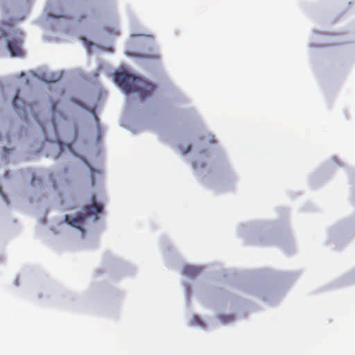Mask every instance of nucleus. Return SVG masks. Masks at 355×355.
<instances>
[{
  "label": "nucleus",
  "mask_w": 355,
  "mask_h": 355,
  "mask_svg": "<svg viewBox=\"0 0 355 355\" xmlns=\"http://www.w3.org/2000/svg\"><path fill=\"white\" fill-rule=\"evenodd\" d=\"M114 81L126 94L137 93L141 101L150 98L156 92L157 85L152 83L129 74L125 71L114 73Z\"/></svg>",
  "instance_id": "f257e3e1"
},
{
  "label": "nucleus",
  "mask_w": 355,
  "mask_h": 355,
  "mask_svg": "<svg viewBox=\"0 0 355 355\" xmlns=\"http://www.w3.org/2000/svg\"><path fill=\"white\" fill-rule=\"evenodd\" d=\"M103 205L96 201L95 195L91 198V204L85 205L83 208V212L78 213L75 217L71 218L69 215L65 216V222L71 226L83 231L81 225L84 223L86 218L92 217L94 221L99 219L98 214L102 212Z\"/></svg>",
  "instance_id": "f03ea898"
},
{
  "label": "nucleus",
  "mask_w": 355,
  "mask_h": 355,
  "mask_svg": "<svg viewBox=\"0 0 355 355\" xmlns=\"http://www.w3.org/2000/svg\"><path fill=\"white\" fill-rule=\"evenodd\" d=\"M12 22V21H10V23L1 26V28H0V38L1 37L8 38L7 40V46L12 55H21L23 54L21 44L24 34L20 30L15 28Z\"/></svg>",
  "instance_id": "7ed1b4c3"
},
{
  "label": "nucleus",
  "mask_w": 355,
  "mask_h": 355,
  "mask_svg": "<svg viewBox=\"0 0 355 355\" xmlns=\"http://www.w3.org/2000/svg\"><path fill=\"white\" fill-rule=\"evenodd\" d=\"M201 268L193 266H185L182 268V274L187 277H195L200 272Z\"/></svg>",
  "instance_id": "20e7f679"
},
{
  "label": "nucleus",
  "mask_w": 355,
  "mask_h": 355,
  "mask_svg": "<svg viewBox=\"0 0 355 355\" xmlns=\"http://www.w3.org/2000/svg\"><path fill=\"white\" fill-rule=\"evenodd\" d=\"M12 105L16 110L24 109L26 106L25 102L19 98V92L17 91L12 101Z\"/></svg>",
  "instance_id": "39448f33"
},
{
  "label": "nucleus",
  "mask_w": 355,
  "mask_h": 355,
  "mask_svg": "<svg viewBox=\"0 0 355 355\" xmlns=\"http://www.w3.org/2000/svg\"><path fill=\"white\" fill-rule=\"evenodd\" d=\"M49 17H52V18H60V17H62L63 16L62 15H53V14H49Z\"/></svg>",
  "instance_id": "423d86ee"
},
{
  "label": "nucleus",
  "mask_w": 355,
  "mask_h": 355,
  "mask_svg": "<svg viewBox=\"0 0 355 355\" xmlns=\"http://www.w3.org/2000/svg\"><path fill=\"white\" fill-rule=\"evenodd\" d=\"M52 111L53 112H55L56 111V104L52 103Z\"/></svg>",
  "instance_id": "0eeeda50"
},
{
  "label": "nucleus",
  "mask_w": 355,
  "mask_h": 355,
  "mask_svg": "<svg viewBox=\"0 0 355 355\" xmlns=\"http://www.w3.org/2000/svg\"><path fill=\"white\" fill-rule=\"evenodd\" d=\"M191 146H189L187 147V149L185 150L184 153H188V152L191 150Z\"/></svg>",
  "instance_id": "6e6552de"
}]
</instances>
